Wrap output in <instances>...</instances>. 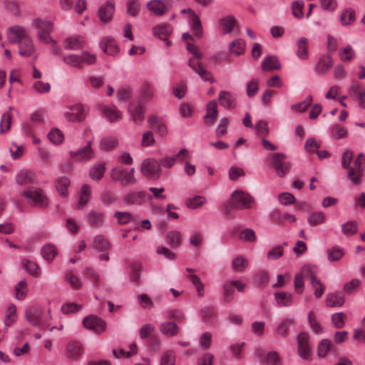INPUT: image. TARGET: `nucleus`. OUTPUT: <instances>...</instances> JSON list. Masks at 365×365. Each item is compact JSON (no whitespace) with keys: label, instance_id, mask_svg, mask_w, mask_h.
<instances>
[{"label":"nucleus","instance_id":"ddd939ff","mask_svg":"<svg viewBox=\"0 0 365 365\" xmlns=\"http://www.w3.org/2000/svg\"><path fill=\"white\" fill-rule=\"evenodd\" d=\"M15 181L19 187H26L29 185L36 183V177L33 171L28 169H22L16 175Z\"/></svg>","mask_w":365,"mask_h":365},{"label":"nucleus","instance_id":"4468645a","mask_svg":"<svg viewBox=\"0 0 365 365\" xmlns=\"http://www.w3.org/2000/svg\"><path fill=\"white\" fill-rule=\"evenodd\" d=\"M309 334L304 332L297 336L298 353L303 359H308L312 354V346L309 341Z\"/></svg>","mask_w":365,"mask_h":365},{"label":"nucleus","instance_id":"052dcab7","mask_svg":"<svg viewBox=\"0 0 365 365\" xmlns=\"http://www.w3.org/2000/svg\"><path fill=\"white\" fill-rule=\"evenodd\" d=\"M16 298L18 300L25 299L27 294V282L25 279L21 280L15 287Z\"/></svg>","mask_w":365,"mask_h":365},{"label":"nucleus","instance_id":"6e6552de","mask_svg":"<svg viewBox=\"0 0 365 365\" xmlns=\"http://www.w3.org/2000/svg\"><path fill=\"white\" fill-rule=\"evenodd\" d=\"M88 111L86 106L77 104L68 108L64 113V117L69 122H81L86 118Z\"/></svg>","mask_w":365,"mask_h":365},{"label":"nucleus","instance_id":"338daca9","mask_svg":"<svg viewBox=\"0 0 365 365\" xmlns=\"http://www.w3.org/2000/svg\"><path fill=\"white\" fill-rule=\"evenodd\" d=\"M181 235L178 231H171L167 235L166 239L168 244L172 247H177L180 245Z\"/></svg>","mask_w":365,"mask_h":365},{"label":"nucleus","instance_id":"e2e57ef3","mask_svg":"<svg viewBox=\"0 0 365 365\" xmlns=\"http://www.w3.org/2000/svg\"><path fill=\"white\" fill-rule=\"evenodd\" d=\"M48 138L53 144L59 145L63 141L64 136L60 130L53 128L48 133Z\"/></svg>","mask_w":365,"mask_h":365},{"label":"nucleus","instance_id":"680f3d73","mask_svg":"<svg viewBox=\"0 0 365 365\" xmlns=\"http://www.w3.org/2000/svg\"><path fill=\"white\" fill-rule=\"evenodd\" d=\"M188 279L195 286L196 291L197 292L198 296L202 297L205 294L204 291V284L201 279L194 274H190L187 277Z\"/></svg>","mask_w":365,"mask_h":365},{"label":"nucleus","instance_id":"aec40b11","mask_svg":"<svg viewBox=\"0 0 365 365\" xmlns=\"http://www.w3.org/2000/svg\"><path fill=\"white\" fill-rule=\"evenodd\" d=\"M217 103L215 101H210L207 104L206 114L204 118V123L207 126L214 125L217 117Z\"/></svg>","mask_w":365,"mask_h":365},{"label":"nucleus","instance_id":"09e8293b","mask_svg":"<svg viewBox=\"0 0 365 365\" xmlns=\"http://www.w3.org/2000/svg\"><path fill=\"white\" fill-rule=\"evenodd\" d=\"M329 132L332 138L341 139L347 136V130L339 124L331 125L329 128Z\"/></svg>","mask_w":365,"mask_h":365},{"label":"nucleus","instance_id":"79ce46f5","mask_svg":"<svg viewBox=\"0 0 365 365\" xmlns=\"http://www.w3.org/2000/svg\"><path fill=\"white\" fill-rule=\"evenodd\" d=\"M326 253L327 259L330 262L339 261L344 255V250L337 247H333L328 249Z\"/></svg>","mask_w":365,"mask_h":365},{"label":"nucleus","instance_id":"473e14b6","mask_svg":"<svg viewBox=\"0 0 365 365\" xmlns=\"http://www.w3.org/2000/svg\"><path fill=\"white\" fill-rule=\"evenodd\" d=\"M17 320L16 307L14 304H9L6 310L4 325L6 329L11 327Z\"/></svg>","mask_w":365,"mask_h":365},{"label":"nucleus","instance_id":"39448f33","mask_svg":"<svg viewBox=\"0 0 365 365\" xmlns=\"http://www.w3.org/2000/svg\"><path fill=\"white\" fill-rule=\"evenodd\" d=\"M21 195L24 197L28 202L33 206L46 207L48 205V199L40 188L30 187L24 190Z\"/></svg>","mask_w":365,"mask_h":365},{"label":"nucleus","instance_id":"bb28decb","mask_svg":"<svg viewBox=\"0 0 365 365\" xmlns=\"http://www.w3.org/2000/svg\"><path fill=\"white\" fill-rule=\"evenodd\" d=\"M297 56L301 60H307L309 58L308 39L301 37L297 41Z\"/></svg>","mask_w":365,"mask_h":365},{"label":"nucleus","instance_id":"c9c22d12","mask_svg":"<svg viewBox=\"0 0 365 365\" xmlns=\"http://www.w3.org/2000/svg\"><path fill=\"white\" fill-rule=\"evenodd\" d=\"M274 298L279 306L289 307L292 304V295L287 292H276Z\"/></svg>","mask_w":365,"mask_h":365},{"label":"nucleus","instance_id":"7ed1b4c3","mask_svg":"<svg viewBox=\"0 0 365 365\" xmlns=\"http://www.w3.org/2000/svg\"><path fill=\"white\" fill-rule=\"evenodd\" d=\"M353 155V151L349 149H346L342 155L341 166L344 169L346 170L349 180L353 185H358L360 184L363 178V175L360 174V170H357V168H356L354 163L351 165Z\"/></svg>","mask_w":365,"mask_h":365},{"label":"nucleus","instance_id":"1a4fd4ad","mask_svg":"<svg viewBox=\"0 0 365 365\" xmlns=\"http://www.w3.org/2000/svg\"><path fill=\"white\" fill-rule=\"evenodd\" d=\"M286 156L281 153H277L272 155V163L276 170L277 175L283 178L289 173L291 168L289 162L285 161Z\"/></svg>","mask_w":365,"mask_h":365},{"label":"nucleus","instance_id":"69168bd1","mask_svg":"<svg viewBox=\"0 0 365 365\" xmlns=\"http://www.w3.org/2000/svg\"><path fill=\"white\" fill-rule=\"evenodd\" d=\"M331 341L329 339H322L319 341L317 348V355L320 358L325 357L331 348Z\"/></svg>","mask_w":365,"mask_h":365},{"label":"nucleus","instance_id":"ea45409f","mask_svg":"<svg viewBox=\"0 0 365 365\" xmlns=\"http://www.w3.org/2000/svg\"><path fill=\"white\" fill-rule=\"evenodd\" d=\"M22 265L31 275L35 277L41 276V268L36 262L29 259H23Z\"/></svg>","mask_w":365,"mask_h":365},{"label":"nucleus","instance_id":"a19ab883","mask_svg":"<svg viewBox=\"0 0 365 365\" xmlns=\"http://www.w3.org/2000/svg\"><path fill=\"white\" fill-rule=\"evenodd\" d=\"M70 185V180L67 177H61L56 181V187L61 196L65 197L68 194V188Z\"/></svg>","mask_w":365,"mask_h":365},{"label":"nucleus","instance_id":"c03bdc74","mask_svg":"<svg viewBox=\"0 0 365 365\" xmlns=\"http://www.w3.org/2000/svg\"><path fill=\"white\" fill-rule=\"evenodd\" d=\"M57 253V248L51 244L46 245L41 249L42 256L48 262L53 261Z\"/></svg>","mask_w":365,"mask_h":365},{"label":"nucleus","instance_id":"dca6fc26","mask_svg":"<svg viewBox=\"0 0 365 365\" xmlns=\"http://www.w3.org/2000/svg\"><path fill=\"white\" fill-rule=\"evenodd\" d=\"M148 123L150 128L154 130L160 137H165L168 129L162 118L156 115H151L148 118Z\"/></svg>","mask_w":365,"mask_h":365},{"label":"nucleus","instance_id":"393cba45","mask_svg":"<svg viewBox=\"0 0 365 365\" xmlns=\"http://www.w3.org/2000/svg\"><path fill=\"white\" fill-rule=\"evenodd\" d=\"M333 66V60L329 55L322 56L315 66V72L318 74L326 73Z\"/></svg>","mask_w":365,"mask_h":365},{"label":"nucleus","instance_id":"f704fd0d","mask_svg":"<svg viewBox=\"0 0 365 365\" xmlns=\"http://www.w3.org/2000/svg\"><path fill=\"white\" fill-rule=\"evenodd\" d=\"M145 197L143 191H131L124 197V201L128 204H140Z\"/></svg>","mask_w":365,"mask_h":365},{"label":"nucleus","instance_id":"f3484780","mask_svg":"<svg viewBox=\"0 0 365 365\" xmlns=\"http://www.w3.org/2000/svg\"><path fill=\"white\" fill-rule=\"evenodd\" d=\"M150 12L158 16L164 15L169 9V5L165 0H151L146 4Z\"/></svg>","mask_w":365,"mask_h":365},{"label":"nucleus","instance_id":"7c9ffc66","mask_svg":"<svg viewBox=\"0 0 365 365\" xmlns=\"http://www.w3.org/2000/svg\"><path fill=\"white\" fill-rule=\"evenodd\" d=\"M91 195V187L88 185H83L81 187L78 200V208H83L89 201Z\"/></svg>","mask_w":365,"mask_h":365},{"label":"nucleus","instance_id":"e433bc0d","mask_svg":"<svg viewBox=\"0 0 365 365\" xmlns=\"http://www.w3.org/2000/svg\"><path fill=\"white\" fill-rule=\"evenodd\" d=\"M190 12L192 13V18L189 20V23L195 32V36L200 38L202 36L203 30L200 17L195 11Z\"/></svg>","mask_w":365,"mask_h":365},{"label":"nucleus","instance_id":"b1692460","mask_svg":"<svg viewBox=\"0 0 365 365\" xmlns=\"http://www.w3.org/2000/svg\"><path fill=\"white\" fill-rule=\"evenodd\" d=\"M128 113L130 115V120L141 122L145 118L144 107L141 103L135 106L130 105L128 108Z\"/></svg>","mask_w":365,"mask_h":365},{"label":"nucleus","instance_id":"20e7f679","mask_svg":"<svg viewBox=\"0 0 365 365\" xmlns=\"http://www.w3.org/2000/svg\"><path fill=\"white\" fill-rule=\"evenodd\" d=\"M34 26L37 29L38 40L46 44H56V41L51 36L53 26L51 21L41 19H34L32 21Z\"/></svg>","mask_w":365,"mask_h":365},{"label":"nucleus","instance_id":"9b49d317","mask_svg":"<svg viewBox=\"0 0 365 365\" xmlns=\"http://www.w3.org/2000/svg\"><path fill=\"white\" fill-rule=\"evenodd\" d=\"M101 117L109 123H117L123 119V114L115 105H104L101 107Z\"/></svg>","mask_w":365,"mask_h":365},{"label":"nucleus","instance_id":"13d9d810","mask_svg":"<svg viewBox=\"0 0 365 365\" xmlns=\"http://www.w3.org/2000/svg\"><path fill=\"white\" fill-rule=\"evenodd\" d=\"M310 282L315 297L317 299L322 297L325 290L324 284L317 278H313Z\"/></svg>","mask_w":365,"mask_h":365},{"label":"nucleus","instance_id":"6ab92c4d","mask_svg":"<svg viewBox=\"0 0 365 365\" xmlns=\"http://www.w3.org/2000/svg\"><path fill=\"white\" fill-rule=\"evenodd\" d=\"M71 157L76 161L88 160L94 157V153L91 148V142H89L84 148L70 152Z\"/></svg>","mask_w":365,"mask_h":365},{"label":"nucleus","instance_id":"0eeeda50","mask_svg":"<svg viewBox=\"0 0 365 365\" xmlns=\"http://www.w3.org/2000/svg\"><path fill=\"white\" fill-rule=\"evenodd\" d=\"M140 171L149 180H157L160 175V166L157 160L147 158L141 164Z\"/></svg>","mask_w":365,"mask_h":365},{"label":"nucleus","instance_id":"0e129e2a","mask_svg":"<svg viewBox=\"0 0 365 365\" xmlns=\"http://www.w3.org/2000/svg\"><path fill=\"white\" fill-rule=\"evenodd\" d=\"M355 19V11L352 9L345 10L341 15L340 22L342 26H349Z\"/></svg>","mask_w":365,"mask_h":365},{"label":"nucleus","instance_id":"864d4df0","mask_svg":"<svg viewBox=\"0 0 365 365\" xmlns=\"http://www.w3.org/2000/svg\"><path fill=\"white\" fill-rule=\"evenodd\" d=\"M140 9V4L138 0H128L126 3L127 14L132 17L138 15Z\"/></svg>","mask_w":365,"mask_h":365},{"label":"nucleus","instance_id":"5701e85b","mask_svg":"<svg viewBox=\"0 0 365 365\" xmlns=\"http://www.w3.org/2000/svg\"><path fill=\"white\" fill-rule=\"evenodd\" d=\"M218 100L221 106L228 110L234 108L236 106L235 95L227 91H221L219 93Z\"/></svg>","mask_w":365,"mask_h":365},{"label":"nucleus","instance_id":"de8ad7c7","mask_svg":"<svg viewBox=\"0 0 365 365\" xmlns=\"http://www.w3.org/2000/svg\"><path fill=\"white\" fill-rule=\"evenodd\" d=\"M92 247L98 252H106L109 249L110 243L103 237L97 236L92 244Z\"/></svg>","mask_w":365,"mask_h":365},{"label":"nucleus","instance_id":"9d476101","mask_svg":"<svg viewBox=\"0 0 365 365\" xmlns=\"http://www.w3.org/2000/svg\"><path fill=\"white\" fill-rule=\"evenodd\" d=\"M83 325L85 328L96 334H101L106 328L105 321L96 315L86 317L83 320Z\"/></svg>","mask_w":365,"mask_h":365},{"label":"nucleus","instance_id":"f8f14e48","mask_svg":"<svg viewBox=\"0 0 365 365\" xmlns=\"http://www.w3.org/2000/svg\"><path fill=\"white\" fill-rule=\"evenodd\" d=\"M25 319L34 327H43L46 325L42 310L38 307H29L26 309Z\"/></svg>","mask_w":365,"mask_h":365},{"label":"nucleus","instance_id":"6e6d98bb","mask_svg":"<svg viewBox=\"0 0 365 365\" xmlns=\"http://www.w3.org/2000/svg\"><path fill=\"white\" fill-rule=\"evenodd\" d=\"M156 143L153 132L152 130H147L142 134L140 145L142 147H152Z\"/></svg>","mask_w":365,"mask_h":365},{"label":"nucleus","instance_id":"a18cd8bd","mask_svg":"<svg viewBox=\"0 0 365 365\" xmlns=\"http://www.w3.org/2000/svg\"><path fill=\"white\" fill-rule=\"evenodd\" d=\"M312 101V96L309 95L304 101L292 105L291 110L294 112L304 113L311 106Z\"/></svg>","mask_w":365,"mask_h":365},{"label":"nucleus","instance_id":"5fc2aeb1","mask_svg":"<svg viewBox=\"0 0 365 365\" xmlns=\"http://www.w3.org/2000/svg\"><path fill=\"white\" fill-rule=\"evenodd\" d=\"M326 220V215L322 212H315L312 213L307 219L308 223L311 226H317L322 224Z\"/></svg>","mask_w":365,"mask_h":365},{"label":"nucleus","instance_id":"bf43d9fd","mask_svg":"<svg viewBox=\"0 0 365 365\" xmlns=\"http://www.w3.org/2000/svg\"><path fill=\"white\" fill-rule=\"evenodd\" d=\"M293 323L292 319H283L276 328V333L283 337L287 335L289 327Z\"/></svg>","mask_w":365,"mask_h":365},{"label":"nucleus","instance_id":"4d7b16f0","mask_svg":"<svg viewBox=\"0 0 365 365\" xmlns=\"http://www.w3.org/2000/svg\"><path fill=\"white\" fill-rule=\"evenodd\" d=\"M317 267L316 265L306 264L302 267L300 274H302L303 277H308L310 279V281H312L313 278H317Z\"/></svg>","mask_w":365,"mask_h":365},{"label":"nucleus","instance_id":"a878e982","mask_svg":"<svg viewBox=\"0 0 365 365\" xmlns=\"http://www.w3.org/2000/svg\"><path fill=\"white\" fill-rule=\"evenodd\" d=\"M101 49L108 55H115L118 53V47L115 43L113 38L111 37H105L103 38L101 43Z\"/></svg>","mask_w":365,"mask_h":365},{"label":"nucleus","instance_id":"423d86ee","mask_svg":"<svg viewBox=\"0 0 365 365\" xmlns=\"http://www.w3.org/2000/svg\"><path fill=\"white\" fill-rule=\"evenodd\" d=\"M254 202V198L242 190H235L231 196L230 205L235 209H250Z\"/></svg>","mask_w":365,"mask_h":365},{"label":"nucleus","instance_id":"f03ea898","mask_svg":"<svg viewBox=\"0 0 365 365\" xmlns=\"http://www.w3.org/2000/svg\"><path fill=\"white\" fill-rule=\"evenodd\" d=\"M63 61L68 66L81 69L84 64H94L96 61V56L88 51L81 53H70L63 57Z\"/></svg>","mask_w":365,"mask_h":365},{"label":"nucleus","instance_id":"49530a36","mask_svg":"<svg viewBox=\"0 0 365 365\" xmlns=\"http://www.w3.org/2000/svg\"><path fill=\"white\" fill-rule=\"evenodd\" d=\"M245 47V43L242 39H236L230 44V53L235 56H240L244 53Z\"/></svg>","mask_w":365,"mask_h":365},{"label":"nucleus","instance_id":"37998d69","mask_svg":"<svg viewBox=\"0 0 365 365\" xmlns=\"http://www.w3.org/2000/svg\"><path fill=\"white\" fill-rule=\"evenodd\" d=\"M263 70L269 71L274 69L280 68V63L275 56H269L262 62Z\"/></svg>","mask_w":365,"mask_h":365},{"label":"nucleus","instance_id":"f257e3e1","mask_svg":"<svg viewBox=\"0 0 365 365\" xmlns=\"http://www.w3.org/2000/svg\"><path fill=\"white\" fill-rule=\"evenodd\" d=\"M135 170L134 168H128L122 165L114 167L110 173L112 181L119 182L123 185H132L137 182L135 177Z\"/></svg>","mask_w":365,"mask_h":365},{"label":"nucleus","instance_id":"a211bd4d","mask_svg":"<svg viewBox=\"0 0 365 365\" xmlns=\"http://www.w3.org/2000/svg\"><path fill=\"white\" fill-rule=\"evenodd\" d=\"M115 6L110 1H106L101 5L98 11V16L101 22H109L114 14Z\"/></svg>","mask_w":365,"mask_h":365},{"label":"nucleus","instance_id":"72a5a7b5","mask_svg":"<svg viewBox=\"0 0 365 365\" xmlns=\"http://www.w3.org/2000/svg\"><path fill=\"white\" fill-rule=\"evenodd\" d=\"M160 332L167 336H173L178 332V327L175 322H166L160 325Z\"/></svg>","mask_w":365,"mask_h":365},{"label":"nucleus","instance_id":"cd10ccee","mask_svg":"<svg viewBox=\"0 0 365 365\" xmlns=\"http://www.w3.org/2000/svg\"><path fill=\"white\" fill-rule=\"evenodd\" d=\"M84 43V38L80 35L70 36L64 41L63 46L66 49L77 50L81 48Z\"/></svg>","mask_w":365,"mask_h":365},{"label":"nucleus","instance_id":"2eb2a0df","mask_svg":"<svg viewBox=\"0 0 365 365\" xmlns=\"http://www.w3.org/2000/svg\"><path fill=\"white\" fill-rule=\"evenodd\" d=\"M6 36L10 42L18 43L28 36L29 34L24 26L21 25H14L7 29Z\"/></svg>","mask_w":365,"mask_h":365},{"label":"nucleus","instance_id":"3c124183","mask_svg":"<svg viewBox=\"0 0 365 365\" xmlns=\"http://www.w3.org/2000/svg\"><path fill=\"white\" fill-rule=\"evenodd\" d=\"M105 170V164H96L90 170L89 175L94 180H100L103 178Z\"/></svg>","mask_w":365,"mask_h":365},{"label":"nucleus","instance_id":"2f4dec72","mask_svg":"<svg viewBox=\"0 0 365 365\" xmlns=\"http://www.w3.org/2000/svg\"><path fill=\"white\" fill-rule=\"evenodd\" d=\"M219 24L222 32L227 34L232 31L235 25V19L233 16L229 15L220 19Z\"/></svg>","mask_w":365,"mask_h":365},{"label":"nucleus","instance_id":"412c9836","mask_svg":"<svg viewBox=\"0 0 365 365\" xmlns=\"http://www.w3.org/2000/svg\"><path fill=\"white\" fill-rule=\"evenodd\" d=\"M19 44V55L29 57L33 54L35 51V46L32 38L29 36H26L24 38Z\"/></svg>","mask_w":365,"mask_h":365},{"label":"nucleus","instance_id":"8fccbe9b","mask_svg":"<svg viewBox=\"0 0 365 365\" xmlns=\"http://www.w3.org/2000/svg\"><path fill=\"white\" fill-rule=\"evenodd\" d=\"M248 265V260L245 256H239L232 262V267L235 272H243Z\"/></svg>","mask_w":365,"mask_h":365},{"label":"nucleus","instance_id":"c756f323","mask_svg":"<svg viewBox=\"0 0 365 365\" xmlns=\"http://www.w3.org/2000/svg\"><path fill=\"white\" fill-rule=\"evenodd\" d=\"M172 33V27L168 24H160L152 28L153 35L159 39L169 36Z\"/></svg>","mask_w":365,"mask_h":365},{"label":"nucleus","instance_id":"774afa93","mask_svg":"<svg viewBox=\"0 0 365 365\" xmlns=\"http://www.w3.org/2000/svg\"><path fill=\"white\" fill-rule=\"evenodd\" d=\"M175 354L173 351L168 350L163 353L160 365H175Z\"/></svg>","mask_w":365,"mask_h":365},{"label":"nucleus","instance_id":"58836bf2","mask_svg":"<svg viewBox=\"0 0 365 365\" xmlns=\"http://www.w3.org/2000/svg\"><path fill=\"white\" fill-rule=\"evenodd\" d=\"M339 56L343 62H350L356 56V52L351 45H347L339 52Z\"/></svg>","mask_w":365,"mask_h":365},{"label":"nucleus","instance_id":"4c0bfd02","mask_svg":"<svg viewBox=\"0 0 365 365\" xmlns=\"http://www.w3.org/2000/svg\"><path fill=\"white\" fill-rule=\"evenodd\" d=\"M207 203V200L204 196L195 195L189 197L185 201V205L188 208L197 209Z\"/></svg>","mask_w":365,"mask_h":365},{"label":"nucleus","instance_id":"c85d7f7f","mask_svg":"<svg viewBox=\"0 0 365 365\" xmlns=\"http://www.w3.org/2000/svg\"><path fill=\"white\" fill-rule=\"evenodd\" d=\"M344 296L343 294L336 292L327 294L325 304L327 307H341L344 303Z\"/></svg>","mask_w":365,"mask_h":365},{"label":"nucleus","instance_id":"4be33fe9","mask_svg":"<svg viewBox=\"0 0 365 365\" xmlns=\"http://www.w3.org/2000/svg\"><path fill=\"white\" fill-rule=\"evenodd\" d=\"M82 354L81 345L76 341H71L66 347L65 356L69 360L78 359Z\"/></svg>","mask_w":365,"mask_h":365},{"label":"nucleus","instance_id":"603ef678","mask_svg":"<svg viewBox=\"0 0 365 365\" xmlns=\"http://www.w3.org/2000/svg\"><path fill=\"white\" fill-rule=\"evenodd\" d=\"M129 351H125L123 349H120L118 351L113 349V354L115 358L124 357L129 358L131 356L135 354L137 352V345L135 343H132L129 346Z\"/></svg>","mask_w":365,"mask_h":365}]
</instances>
